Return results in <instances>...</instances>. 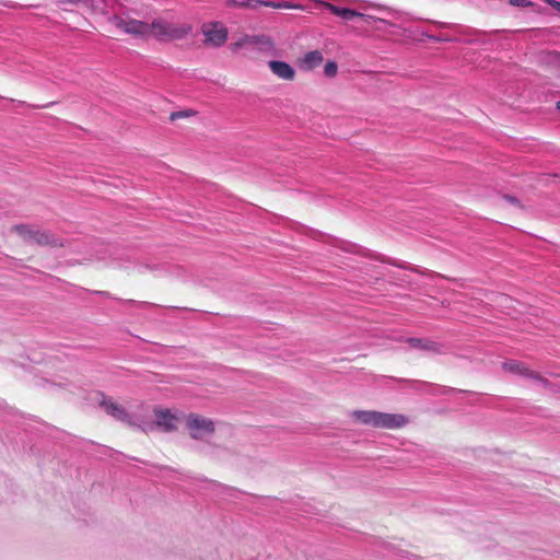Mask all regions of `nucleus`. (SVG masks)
<instances>
[{
	"label": "nucleus",
	"instance_id": "1",
	"mask_svg": "<svg viewBox=\"0 0 560 560\" xmlns=\"http://www.w3.org/2000/svg\"><path fill=\"white\" fill-rule=\"evenodd\" d=\"M351 418L355 423L374 429L397 430L408 423V418L400 413H387L375 410H354Z\"/></svg>",
	"mask_w": 560,
	"mask_h": 560
},
{
	"label": "nucleus",
	"instance_id": "2",
	"mask_svg": "<svg viewBox=\"0 0 560 560\" xmlns=\"http://www.w3.org/2000/svg\"><path fill=\"white\" fill-rule=\"evenodd\" d=\"M190 24L170 23L163 19H155L149 23V36L160 42L178 40L187 36L191 32Z\"/></svg>",
	"mask_w": 560,
	"mask_h": 560
},
{
	"label": "nucleus",
	"instance_id": "3",
	"mask_svg": "<svg viewBox=\"0 0 560 560\" xmlns=\"http://www.w3.org/2000/svg\"><path fill=\"white\" fill-rule=\"evenodd\" d=\"M12 233L19 235L24 242H33L39 246L62 247L61 240L48 232L30 224H15L10 228Z\"/></svg>",
	"mask_w": 560,
	"mask_h": 560
},
{
	"label": "nucleus",
	"instance_id": "4",
	"mask_svg": "<svg viewBox=\"0 0 560 560\" xmlns=\"http://www.w3.org/2000/svg\"><path fill=\"white\" fill-rule=\"evenodd\" d=\"M186 428L191 439L201 440L205 434L214 433L215 423L209 418L191 412L186 417Z\"/></svg>",
	"mask_w": 560,
	"mask_h": 560
},
{
	"label": "nucleus",
	"instance_id": "5",
	"mask_svg": "<svg viewBox=\"0 0 560 560\" xmlns=\"http://www.w3.org/2000/svg\"><path fill=\"white\" fill-rule=\"evenodd\" d=\"M112 24L126 34L140 37H149V23L130 16L115 15Z\"/></svg>",
	"mask_w": 560,
	"mask_h": 560
},
{
	"label": "nucleus",
	"instance_id": "6",
	"mask_svg": "<svg viewBox=\"0 0 560 560\" xmlns=\"http://www.w3.org/2000/svg\"><path fill=\"white\" fill-rule=\"evenodd\" d=\"M153 415L155 417L154 423L149 425L148 429L155 427L165 433L177 431L179 417L171 409L156 407L153 409Z\"/></svg>",
	"mask_w": 560,
	"mask_h": 560
},
{
	"label": "nucleus",
	"instance_id": "7",
	"mask_svg": "<svg viewBox=\"0 0 560 560\" xmlns=\"http://www.w3.org/2000/svg\"><path fill=\"white\" fill-rule=\"evenodd\" d=\"M101 399L98 405L104 409V411L115 418L118 421L125 422L128 425L135 427L136 423L132 421L129 412L119 404L113 400L112 397H108L104 394H100Z\"/></svg>",
	"mask_w": 560,
	"mask_h": 560
},
{
	"label": "nucleus",
	"instance_id": "8",
	"mask_svg": "<svg viewBox=\"0 0 560 560\" xmlns=\"http://www.w3.org/2000/svg\"><path fill=\"white\" fill-rule=\"evenodd\" d=\"M502 369L505 372L522 375L535 381L540 382L544 386H548L549 382L545 377H542L538 372L530 370L523 362L517 360H506L502 363Z\"/></svg>",
	"mask_w": 560,
	"mask_h": 560
},
{
	"label": "nucleus",
	"instance_id": "9",
	"mask_svg": "<svg viewBox=\"0 0 560 560\" xmlns=\"http://www.w3.org/2000/svg\"><path fill=\"white\" fill-rule=\"evenodd\" d=\"M202 34L206 42L215 47L222 46L228 39V30L219 22L203 25Z\"/></svg>",
	"mask_w": 560,
	"mask_h": 560
},
{
	"label": "nucleus",
	"instance_id": "10",
	"mask_svg": "<svg viewBox=\"0 0 560 560\" xmlns=\"http://www.w3.org/2000/svg\"><path fill=\"white\" fill-rule=\"evenodd\" d=\"M405 341L412 348L432 353H442V345L427 338H407Z\"/></svg>",
	"mask_w": 560,
	"mask_h": 560
},
{
	"label": "nucleus",
	"instance_id": "11",
	"mask_svg": "<svg viewBox=\"0 0 560 560\" xmlns=\"http://www.w3.org/2000/svg\"><path fill=\"white\" fill-rule=\"evenodd\" d=\"M269 68L280 79L292 81L295 78L294 69L284 61L271 60L269 61Z\"/></svg>",
	"mask_w": 560,
	"mask_h": 560
},
{
	"label": "nucleus",
	"instance_id": "12",
	"mask_svg": "<svg viewBox=\"0 0 560 560\" xmlns=\"http://www.w3.org/2000/svg\"><path fill=\"white\" fill-rule=\"evenodd\" d=\"M324 61V56L319 50L306 52L299 61L300 68L305 71H312L319 67Z\"/></svg>",
	"mask_w": 560,
	"mask_h": 560
},
{
	"label": "nucleus",
	"instance_id": "13",
	"mask_svg": "<svg viewBox=\"0 0 560 560\" xmlns=\"http://www.w3.org/2000/svg\"><path fill=\"white\" fill-rule=\"evenodd\" d=\"M228 7H235V8H247V9H258L261 5L265 7H272V8H282V4L275 3V2H264L259 0H228L226 1ZM287 4H283V8H287Z\"/></svg>",
	"mask_w": 560,
	"mask_h": 560
},
{
	"label": "nucleus",
	"instance_id": "14",
	"mask_svg": "<svg viewBox=\"0 0 560 560\" xmlns=\"http://www.w3.org/2000/svg\"><path fill=\"white\" fill-rule=\"evenodd\" d=\"M323 5L325 8H327L332 14L337 15V16H340L345 20H352L354 18H358V16H362L361 13L354 11V10H351V9H347V8H339V7H336L331 3H328V2H323Z\"/></svg>",
	"mask_w": 560,
	"mask_h": 560
},
{
	"label": "nucleus",
	"instance_id": "15",
	"mask_svg": "<svg viewBox=\"0 0 560 560\" xmlns=\"http://www.w3.org/2000/svg\"><path fill=\"white\" fill-rule=\"evenodd\" d=\"M69 3H83L92 9L93 12L104 13V0H70Z\"/></svg>",
	"mask_w": 560,
	"mask_h": 560
},
{
	"label": "nucleus",
	"instance_id": "16",
	"mask_svg": "<svg viewBox=\"0 0 560 560\" xmlns=\"http://www.w3.org/2000/svg\"><path fill=\"white\" fill-rule=\"evenodd\" d=\"M195 115H196V112L192 110V109H185V110L173 112L170 115V120L171 121H175L177 119L189 118V117H192Z\"/></svg>",
	"mask_w": 560,
	"mask_h": 560
},
{
	"label": "nucleus",
	"instance_id": "17",
	"mask_svg": "<svg viewBox=\"0 0 560 560\" xmlns=\"http://www.w3.org/2000/svg\"><path fill=\"white\" fill-rule=\"evenodd\" d=\"M324 73L328 78H335L338 73V65L336 61H327L324 66Z\"/></svg>",
	"mask_w": 560,
	"mask_h": 560
},
{
	"label": "nucleus",
	"instance_id": "18",
	"mask_svg": "<svg viewBox=\"0 0 560 560\" xmlns=\"http://www.w3.org/2000/svg\"><path fill=\"white\" fill-rule=\"evenodd\" d=\"M504 200H505V201H508V202H510L511 205H513V206H515V207L520 208V209H523V208H524V207L520 203V201H518L516 198L512 197V196H509V195L504 196Z\"/></svg>",
	"mask_w": 560,
	"mask_h": 560
},
{
	"label": "nucleus",
	"instance_id": "19",
	"mask_svg": "<svg viewBox=\"0 0 560 560\" xmlns=\"http://www.w3.org/2000/svg\"><path fill=\"white\" fill-rule=\"evenodd\" d=\"M547 2L555 9L560 11V2L556 0H547Z\"/></svg>",
	"mask_w": 560,
	"mask_h": 560
},
{
	"label": "nucleus",
	"instance_id": "20",
	"mask_svg": "<svg viewBox=\"0 0 560 560\" xmlns=\"http://www.w3.org/2000/svg\"><path fill=\"white\" fill-rule=\"evenodd\" d=\"M510 2H511L512 4H518V3L521 2V0H510Z\"/></svg>",
	"mask_w": 560,
	"mask_h": 560
},
{
	"label": "nucleus",
	"instance_id": "21",
	"mask_svg": "<svg viewBox=\"0 0 560 560\" xmlns=\"http://www.w3.org/2000/svg\"><path fill=\"white\" fill-rule=\"evenodd\" d=\"M142 431H147V428L138 425Z\"/></svg>",
	"mask_w": 560,
	"mask_h": 560
},
{
	"label": "nucleus",
	"instance_id": "22",
	"mask_svg": "<svg viewBox=\"0 0 560 560\" xmlns=\"http://www.w3.org/2000/svg\"><path fill=\"white\" fill-rule=\"evenodd\" d=\"M557 108L560 109V102L557 103Z\"/></svg>",
	"mask_w": 560,
	"mask_h": 560
},
{
	"label": "nucleus",
	"instance_id": "23",
	"mask_svg": "<svg viewBox=\"0 0 560 560\" xmlns=\"http://www.w3.org/2000/svg\"><path fill=\"white\" fill-rule=\"evenodd\" d=\"M67 2H70V0H66Z\"/></svg>",
	"mask_w": 560,
	"mask_h": 560
}]
</instances>
